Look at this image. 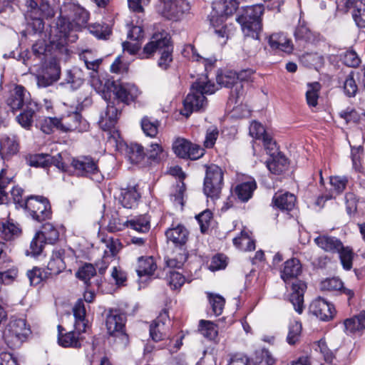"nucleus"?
Wrapping results in <instances>:
<instances>
[{
	"mask_svg": "<svg viewBox=\"0 0 365 365\" xmlns=\"http://www.w3.org/2000/svg\"><path fill=\"white\" fill-rule=\"evenodd\" d=\"M92 86L97 93L107 101V107L101 114L98 124L105 131H111L115 128L118 116L121 113L120 103L130 104L135 102L141 94V91L133 83H118L110 80L104 82L93 78Z\"/></svg>",
	"mask_w": 365,
	"mask_h": 365,
	"instance_id": "f257e3e1",
	"label": "nucleus"
},
{
	"mask_svg": "<svg viewBox=\"0 0 365 365\" xmlns=\"http://www.w3.org/2000/svg\"><path fill=\"white\" fill-rule=\"evenodd\" d=\"M264 13V6L261 4L246 6L237 18V22L241 25L245 36L251 37L253 40L251 43L254 48L246 49L250 56L255 55L257 51L259 34L262 30V16Z\"/></svg>",
	"mask_w": 365,
	"mask_h": 365,
	"instance_id": "f03ea898",
	"label": "nucleus"
},
{
	"mask_svg": "<svg viewBox=\"0 0 365 365\" xmlns=\"http://www.w3.org/2000/svg\"><path fill=\"white\" fill-rule=\"evenodd\" d=\"M218 88L207 79V76H202L196 80L191 86L190 93L187 95L183 102V108L180 113L189 117L194 111H198L207 106V98L205 95L214 93Z\"/></svg>",
	"mask_w": 365,
	"mask_h": 365,
	"instance_id": "7ed1b4c3",
	"label": "nucleus"
},
{
	"mask_svg": "<svg viewBox=\"0 0 365 365\" xmlns=\"http://www.w3.org/2000/svg\"><path fill=\"white\" fill-rule=\"evenodd\" d=\"M173 48L170 35L166 31L156 32L144 46L143 51L138 53L140 58H149L158 52L160 54L158 65L162 69H167L173 61Z\"/></svg>",
	"mask_w": 365,
	"mask_h": 365,
	"instance_id": "20e7f679",
	"label": "nucleus"
},
{
	"mask_svg": "<svg viewBox=\"0 0 365 365\" xmlns=\"http://www.w3.org/2000/svg\"><path fill=\"white\" fill-rule=\"evenodd\" d=\"M126 317L117 310L110 311L106 317V325L108 334L114 338L118 349H124L129 344L128 335L125 332Z\"/></svg>",
	"mask_w": 365,
	"mask_h": 365,
	"instance_id": "39448f33",
	"label": "nucleus"
},
{
	"mask_svg": "<svg viewBox=\"0 0 365 365\" xmlns=\"http://www.w3.org/2000/svg\"><path fill=\"white\" fill-rule=\"evenodd\" d=\"M30 333V328L24 319L11 317L2 337L9 347L14 349L20 346Z\"/></svg>",
	"mask_w": 365,
	"mask_h": 365,
	"instance_id": "423d86ee",
	"label": "nucleus"
},
{
	"mask_svg": "<svg viewBox=\"0 0 365 365\" xmlns=\"http://www.w3.org/2000/svg\"><path fill=\"white\" fill-rule=\"evenodd\" d=\"M26 6L27 8L26 19L34 21V26H36L38 29L43 28V19H51L55 15L53 7L46 0H41L39 5L34 0H28Z\"/></svg>",
	"mask_w": 365,
	"mask_h": 365,
	"instance_id": "0eeeda50",
	"label": "nucleus"
},
{
	"mask_svg": "<svg viewBox=\"0 0 365 365\" xmlns=\"http://www.w3.org/2000/svg\"><path fill=\"white\" fill-rule=\"evenodd\" d=\"M223 175L222 169L216 165H211L207 168L203 190L208 197L215 200L220 197L223 184Z\"/></svg>",
	"mask_w": 365,
	"mask_h": 365,
	"instance_id": "6e6552de",
	"label": "nucleus"
},
{
	"mask_svg": "<svg viewBox=\"0 0 365 365\" xmlns=\"http://www.w3.org/2000/svg\"><path fill=\"white\" fill-rule=\"evenodd\" d=\"M71 165L77 176L88 177L98 182L103 178L96 163L91 158L81 156L73 158Z\"/></svg>",
	"mask_w": 365,
	"mask_h": 365,
	"instance_id": "1a4fd4ad",
	"label": "nucleus"
},
{
	"mask_svg": "<svg viewBox=\"0 0 365 365\" xmlns=\"http://www.w3.org/2000/svg\"><path fill=\"white\" fill-rule=\"evenodd\" d=\"M25 209L28 210L33 219L41 222L51 216L48 200L42 196H31L26 200Z\"/></svg>",
	"mask_w": 365,
	"mask_h": 365,
	"instance_id": "9d476101",
	"label": "nucleus"
},
{
	"mask_svg": "<svg viewBox=\"0 0 365 365\" xmlns=\"http://www.w3.org/2000/svg\"><path fill=\"white\" fill-rule=\"evenodd\" d=\"M238 5L237 0H216L212 4L210 24L212 26L222 24L228 16L236 11Z\"/></svg>",
	"mask_w": 365,
	"mask_h": 365,
	"instance_id": "9b49d317",
	"label": "nucleus"
},
{
	"mask_svg": "<svg viewBox=\"0 0 365 365\" xmlns=\"http://www.w3.org/2000/svg\"><path fill=\"white\" fill-rule=\"evenodd\" d=\"M216 81L220 86L232 88L229 98L230 103L237 104L241 102L240 97L243 94V86L237 81L235 71H228L219 73L217 75Z\"/></svg>",
	"mask_w": 365,
	"mask_h": 365,
	"instance_id": "f8f14e48",
	"label": "nucleus"
},
{
	"mask_svg": "<svg viewBox=\"0 0 365 365\" xmlns=\"http://www.w3.org/2000/svg\"><path fill=\"white\" fill-rule=\"evenodd\" d=\"M175 154L181 158L199 159L204 155V149L185 138H177L173 143Z\"/></svg>",
	"mask_w": 365,
	"mask_h": 365,
	"instance_id": "ddd939ff",
	"label": "nucleus"
},
{
	"mask_svg": "<svg viewBox=\"0 0 365 365\" xmlns=\"http://www.w3.org/2000/svg\"><path fill=\"white\" fill-rule=\"evenodd\" d=\"M73 250L69 248H55L47 264V271L50 275H57L66 267V259L71 257Z\"/></svg>",
	"mask_w": 365,
	"mask_h": 365,
	"instance_id": "4468645a",
	"label": "nucleus"
},
{
	"mask_svg": "<svg viewBox=\"0 0 365 365\" xmlns=\"http://www.w3.org/2000/svg\"><path fill=\"white\" fill-rule=\"evenodd\" d=\"M158 11L168 19L178 17L189 9L185 0H159Z\"/></svg>",
	"mask_w": 365,
	"mask_h": 365,
	"instance_id": "2eb2a0df",
	"label": "nucleus"
},
{
	"mask_svg": "<svg viewBox=\"0 0 365 365\" xmlns=\"http://www.w3.org/2000/svg\"><path fill=\"white\" fill-rule=\"evenodd\" d=\"M65 16L68 17L73 22L78 30L86 26L89 19L88 11L74 4H68L61 9Z\"/></svg>",
	"mask_w": 365,
	"mask_h": 365,
	"instance_id": "dca6fc26",
	"label": "nucleus"
},
{
	"mask_svg": "<svg viewBox=\"0 0 365 365\" xmlns=\"http://www.w3.org/2000/svg\"><path fill=\"white\" fill-rule=\"evenodd\" d=\"M60 120L61 130L63 132H83L88 128L87 121L82 118L78 112L63 115Z\"/></svg>",
	"mask_w": 365,
	"mask_h": 365,
	"instance_id": "f3484780",
	"label": "nucleus"
},
{
	"mask_svg": "<svg viewBox=\"0 0 365 365\" xmlns=\"http://www.w3.org/2000/svg\"><path fill=\"white\" fill-rule=\"evenodd\" d=\"M309 312L320 320L329 321L334 317L335 308L324 299L319 297L311 303Z\"/></svg>",
	"mask_w": 365,
	"mask_h": 365,
	"instance_id": "a211bd4d",
	"label": "nucleus"
},
{
	"mask_svg": "<svg viewBox=\"0 0 365 365\" xmlns=\"http://www.w3.org/2000/svg\"><path fill=\"white\" fill-rule=\"evenodd\" d=\"M169 319L167 313L164 312L150 326V336L155 341L163 340L166 336V332L169 328L167 325Z\"/></svg>",
	"mask_w": 365,
	"mask_h": 365,
	"instance_id": "6ab92c4d",
	"label": "nucleus"
},
{
	"mask_svg": "<svg viewBox=\"0 0 365 365\" xmlns=\"http://www.w3.org/2000/svg\"><path fill=\"white\" fill-rule=\"evenodd\" d=\"M140 195L135 187H129L120 190L118 202L125 209H135L137 207Z\"/></svg>",
	"mask_w": 365,
	"mask_h": 365,
	"instance_id": "aec40b11",
	"label": "nucleus"
},
{
	"mask_svg": "<svg viewBox=\"0 0 365 365\" xmlns=\"http://www.w3.org/2000/svg\"><path fill=\"white\" fill-rule=\"evenodd\" d=\"M63 328L61 326H58V343L61 346L63 347H71V348H79L81 346L82 338L80 336L81 333H78L76 329L74 331H70L65 334H62Z\"/></svg>",
	"mask_w": 365,
	"mask_h": 365,
	"instance_id": "412c9836",
	"label": "nucleus"
},
{
	"mask_svg": "<svg viewBox=\"0 0 365 365\" xmlns=\"http://www.w3.org/2000/svg\"><path fill=\"white\" fill-rule=\"evenodd\" d=\"M362 81L365 88V68L362 69L361 72L351 71L346 76L344 83V91L349 97L355 96L358 91V86L356 81Z\"/></svg>",
	"mask_w": 365,
	"mask_h": 365,
	"instance_id": "4be33fe9",
	"label": "nucleus"
},
{
	"mask_svg": "<svg viewBox=\"0 0 365 365\" xmlns=\"http://www.w3.org/2000/svg\"><path fill=\"white\" fill-rule=\"evenodd\" d=\"M250 134L252 137L257 139H262L264 146L266 149L273 150L276 148V143L272 138L266 133L264 126L257 122L253 121L250 126Z\"/></svg>",
	"mask_w": 365,
	"mask_h": 365,
	"instance_id": "5701e85b",
	"label": "nucleus"
},
{
	"mask_svg": "<svg viewBox=\"0 0 365 365\" xmlns=\"http://www.w3.org/2000/svg\"><path fill=\"white\" fill-rule=\"evenodd\" d=\"M56 30L59 37V44L66 43L68 35L74 31H78L76 27L73 25V22L68 17L65 16L61 9V14L56 22Z\"/></svg>",
	"mask_w": 365,
	"mask_h": 365,
	"instance_id": "b1692460",
	"label": "nucleus"
},
{
	"mask_svg": "<svg viewBox=\"0 0 365 365\" xmlns=\"http://www.w3.org/2000/svg\"><path fill=\"white\" fill-rule=\"evenodd\" d=\"M306 287L305 283L302 281L297 280L292 283L290 302L294 306L295 311L299 314L303 312L304 292Z\"/></svg>",
	"mask_w": 365,
	"mask_h": 365,
	"instance_id": "393cba45",
	"label": "nucleus"
},
{
	"mask_svg": "<svg viewBox=\"0 0 365 365\" xmlns=\"http://www.w3.org/2000/svg\"><path fill=\"white\" fill-rule=\"evenodd\" d=\"M268 43L273 50H279L287 53H290L293 51L291 40L283 33H274L270 35Z\"/></svg>",
	"mask_w": 365,
	"mask_h": 365,
	"instance_id": "a878e982",
	"label": "nucleus"
},
{
	"mask_svg": "<svg viewBox=\"0 0 365 365\" xmlns=\"http://www.w3.org/2000/svg\"><path fill=\"white\" fill-rule=\"evenodd\" d=\"M26 92L22 86H16L9 93L6 104L12 111L21 108L26 101Z\"/></svg>",
	"mask_w": 365,
	"mask_h": 365,
	"instance_id": "bb28decb",
	"label": "nucleus"
},
{
	"mask_svg": "<svg viewBox=\"0 0 365 365\" xmlns=\"http://www.w3.org/2000/svg\"><path fill=\"white\" fill-rule=\"evenodd\" d=\"M296 201L295 195L289 192L276 193L272 199V202L275 207L282 211L287 212L294 208Z\"/></svg>",
	"mask_w": 365,
	"mask_h": 365,
	"instance_id": "cd10ccee",
	"label": "nucleus"
},
{
	"mask_svg": "<svg viewBox=\"0 0 365 365\" xmlns=\"http://www.w3.org/2000/svg\"><path fill=\"white\" fill-rule=\"evenodd\" d=\"M157 269L156 262L153 257L138 258L135 271L138 277L151 276Z\"/></svg>",
	"mask_w": 365,
	"mask_h": 365,
	"instance_id": "c85d7f7f",
	"label": "nucleus"
},
{
	"mask_svg": "<svg viewBox=\"0 0 365 365\" xmlns=\"http://www.w3.org/2000/svg\"><path fill=\"white\" fill-rule=\"evenodd\" d=\"M73 312L75 317L74 329L78 333L86 332L88 327V320L86 319V309L82 300H78L76 302Z\"/></svg>",
	"mask_w": 365,
	"mask_h": 365,
	"instance_id": "c756f323",
	"label": "nucleus"
},
{
	"mask_svg": "<svg viewBox=\"0 0 365 365\" xmlns=\"http://www.w3.org/2000/svg\"><path fill=\"white\" fill-rule=\"evenodd\" d=\"M189 232L182 225L168 230L165 235L168 240L172 241L176 245H185L187 240Z\"/></svg>",
	"mask_w": 365,
	"mask_h": 365,
	"instance_id": "7c9ffc66",
	"label": "nucleus"
},
{
	"mask_svg": "<svg viewBox=\"0 0 365 365\" xmlns=\"http://www.w3.org/2000/svg\"><path fill=\"white\" fill-rule=\"evenodd\" d=\"M316 244L326 252H339L342 248V243L334 237L321 235L314 240Z\"/></svg>",
	"mask_w": 365,
	"mask_h": 365,
	"instance_id": "2f4dec72",
	"label": "nucleus"
},
{
	"mask_svg": "<svg viewBox=\"0 0 365 365\" xmlns=\"http://www.w3.org/2000/svg\"><path fill=\"white\" fill-rule=\"evenodd\" d=\"M19 145L15 136L3 135L0 138V155L3 158H6L16 154Z\"/></svg>",
	"mask_w": 365,
	"mask_h": 365,
	"instance_id": "473e14b6",
	"label": "nucleus"
},
{
	"mask_svg": "<svg viewBox=\"0 0 365 365\" xmlns=\"http://www.w3.org/2000/svg\"><path fill=\"white\" fill-rule=\"evenodd\" d=\"M302 267L299 261L297 259H291L285 262L284 267L281 271V277L284 282L297 277L301 272Z\"/></svg>",
	"mask_w": 365,
	"mask_h": 365,
	"instance_id": "72a5a7b5",
	"label": "nucleus"
},
{
	"mask_svg": "<svg viewBox=\"0 0 365 365\" xmlns=\"http://www.w3.org/2000/svg\"><path fill=\"white\" fill-rule=\"evenodd\" d=\"M18 270L11 261L0 262V283L9 284L17 277Z\"/></svg>",
	"mask_w": 365,
	"mask_h": 365,
	"instance_id": "f704fd0d",
	"label": "nucleus"
},
{
	"mask_svg": "<svg viewBox=\"0 0 365 365\" xmlns=\"http://www.w3.org/2000/svg\"><path fill=\"white\" fill-rule=\"evenodd\" d=\"M288 160L284 155L278 153L267 162L268 170L273 174L279 175L287 168Z\"/></svg>",
	"mask_w": 365,
	"mask_h": 365,
	"instance_id": "c9c22d12",
	"label": "nucleus"
},
{
	"mask_svg": "<svg viewBox=\"0 0 365 365\" xmlns=\"http://www.w3.org/2000/svg\"><path fill=\"white\" fill-rule=\"evenodd\" d=\"M257 185L254 179H250L238 185L235 187L236 195L242 201H247L252 195L253 191L256 189Z\"/></svg>",
	"mask_w": 365,
	"mask_h": 365,
	"instance_id": "e433bc0d",
	"label": "nucleus"
},
{
	"mask_svg": "<svg viewBox=\"0 0 365 365\" xmlns=\"http://www.w3.org/2000/svg\"><path fill=\"white\" fill-rule=\"evenodd\" d=\"M344 327L349 333H355L365 329V311L359 315L344 321Z\"/></svg>",
	"mask_w": 365,
	"mask_h": 365,
	"instance_id": "4c0bfd02",
	"label": "nucleus"
},
{
	"mask_svg": "<svg viewBox=\"0 0 365 365\" xmlns=\"http://www.w3.org/2000/svg\"><path fill=\"white\" fill-rule=\"evenodd\" d=\"M146 156L152 162L158 163L167 158V153L159 143H151L147 148Z\"/></svg>",
	"mask_w": 365,
	"mask_h": 365,
	"instance_id": "58836bf2",
	"label": "nucleus"
},
{
	"mask_svg": "<svg viewBox=\"0 0 365 365\" xmlns=\"http://www.w3.org/2000/svg\"><path fill=\"white\" fill-rule=\"evenodd\" d=\"M235 246L242 251H252L255 249V243L247 232L243 230L240 235L233 239Z\"/></svg>",
	"mask_w": 365,
	"mask_h": 365,
	"instance_id": "ea45409f",
	"label": "nucleus"
},
{
	"mask_svg": "<svg viewBox=\"0 0 365 365\" xmlns=\"http://www.w3.org/2000/svg\"><path fill=\"white\" fill-rule=\"evenodd\" d=\"M19 227L10 222L0 223V236L2 239L9 241L18 237L20 234Z\"/></svg>",
	"mask_w": 365,
	"mask_h": 365,
	"instance_id": "a19ab883",
	"label": "nucleus"
},
{
	"mask_svg": "<svg viewBox=\"0 0 365 365\" xmlns=\"http://www.w3.org/2000/svg\"><path fill=\"white\" fill-rule=\"evenodd\" d=\"M46 243L53 244L59 237L58 230L51 223L43 224L41 231L38 232Z\"/></svg>",
	"mask_w": 365,
	"mask_h": 365,
	"instance_id": "79ce46f5",
	"label": "nucleus"
},
{
	"mask_svg": "<svg viewBox=\"0 0 365 365\" xmlns=\"http://www.w3.org/2000/svg\"><path fill=\"white\" fill-rule=\"evenodd\" d=\"M352 16L359 28L365 29V0H358L352 6Z\"/></svg>",
	"mask_w": 365,
	"mask_h": 365,
	"instance_id": "37998d69",
	"label": "nucleus"
},
{
	"mask_svg": "<svg viewBox=\"0 0 365 365\" xmlns=\"http://www.w3.org/2000/svg\"><path fill=\"white\" fill-rule=\"evenodd\" d=\"M125 227H128V220L120 218L118 212L112 213L107 225L108 230L110 232H116Z\"/></svg>",
	"mask_w": 365,
	"mask_h": 365,
	"instance_id": "c03bdc74",
	"label": "nucleus"
},
{
	"mask_svg": "<svg viewBox=\"0 0 365 365\" xmlns=\"http://www.w3.org/2000/svg\"><path fill=\"white\" fill-rule=\"evenodd\" d=\"M127 155L132 163H138L146 156V153H145L144 148L141 145L131 143L127 148Z\"/></svg>",
	"mask_w": 365,
	"mask_h": 365,
	"instance_id": "a18cd8bd",
	"label": "nucleus"
},
{
	"mask_svg": "<svg viewBox=\"0 0 365 365\" xmlns=\"http://www.w3.org/2000/svg\"><path fill=\"white\" fill-rule=\"evenodd\" d=\"M96 274V270L94 266L91 264L86 263L81 267L76 276L78 279L83 281L85 284L90 286V280Z\"/></svg>",
	"mask_w": 365,
	"mask_h": 365,
	"instance_id": "49530a36",
	"label": "nucleus"
},
{
	"mask_svg": "<svg viewBox=\"0 0 365 365\" xmlns=\"http://www.w3.org/2000/svg\"><path fill=\"white\" fill-rule=\"evenodd\" d=\"M27 276L30 281L31 285H38L42 281L47 279L50 274L47 270L39 267H34L27 272Z\"/></svg>",
	"mask_w": 365,
	"mask_h": 365,
	"instance_id": "de8ad7c7",
	"label": "nucleus"
},
{
	"mask_svg": "<svg viewBox=\"0 0 365 365\" xmlns=\"http://www.w3.org/2000/svg\"><path fill=\"white\" fill-rule=\"evenodd\" d=\"M200 331L210 340L215 339L218 334L217 326L210 321L201 320L200 322Z\"/></svg>",
	"mask_w": 365,
	"mask_h": 365,
	"instance_id": "09e8293b",
	"label": "nucleus"
},
{
	"mask_svg": "<svg viewBox=\"0 0 365 365\" xmlns=\"http://www.w3.org/2000/svg\"><path fill=\"white\" fill-rule=\"evenodd\" d=\"M159 122L157 120L144 117L141 120V128L147 136L155 137L158 134Z\"/></svg>",
	"mask_w": 365,
	"mask_h": 365,
	"instance_id": "8fccbe9b",
	"label": "nucleus"
},
{
	"mask_svg": "<svg viewBox=\"0 0 365 365\" xmlns=\"http://www.w3.org/2000/svg\"><path fill=\"white\" fill-rule=\"evenodd\" d=\"M302 332V324L299 322H291L289 325L287 341L290 345L295 344L300 338Z\"/></svg>",
	"mask_w": 365,
	"mask_h": 365,
	"instance_id": "3c124183",
	"label": "nucleus"
},
{
	"mask_svg": "<svg viewBox=\"0 0 365 365\" xmlns=\"http://www.w3.org/2000/svg\"><path fill=\"white\" fill-rule=\"evenodd\" d=\"M307 86L308 89L306 92L307 103L309 106L315 107L318 103L320 84L318 82H314L309 83Z\"/></svg>",
	"mask_w": 365,
	"mask_h": 365,
	"instance_id": "603ef678",
	"label": "nucleus"
},
{
	"mask_svg": "<svg viewBox=\"0 0 365 365\" xmlns=\"http://www.w3.org/2000/svg\"><path fill=\"white\" fill-rule=\"evenodd\" d=\"M329 183L331 186V194H341L346 188L348 179L345 176H331Z\"/></svg>",
	"mask_w": 365,
	"mask_h": 365,
	"instance_id": "864d4df0",
	"label": "nucleus"
},
{
	"mask_svg": "<svg viewBox=\"0 0 365 365\" xmlns=\"http://www.w3.org/2000/svg\"><path fill=\"white\" fill-rule=\"evenodd\" d=\"M128 227L139 232H145L149 230L150 225L148 220L143 216H139L131 220H128Z\"/></svg>",
	"mask_w": 365,
	"mask_h": 365,
	"instance_id": "5fc2aeb1",
	"label": "nucleus"
},
{
	"mask_svg": "<svg viewBox=\"0 0 365 365\" xmlns=\"http://www.w3.org/2000/svg\"><path fill=\"white\" fill-rule=\"evenodd\" d=\"M209 302L211 305L213 314L215 316H219L222 313L225 300V299L219 295L214 294H208Z\"/></svg>",
	"mask_w": 365,
	"mask_h": 365,
	"instance_id": "6e6d98bb",
	"label": "nucleus"
},
{
	"mask_svg": "<svg viewBox=\"0 0 365 365\" xmlns=\"http://www.w3.org/2000/svg\"><path fill=\"white\" fill-rule=\"evenodd\" d=\"M40 128L44 133L46 134H50L52 133L53 128H56L61 130L60 120L57 118H44L40 121Z\"/></svg>",
	"mask_w": 365,
	"mask_h": 365,
	"instance_id": "4d7b16f0",
	"label": "nucleus"
},
{
	"mask_svg": "<svg viewBox=\"0 0 365 365\" xmlns=\"http://www.w3.org/2000/svg\"><path fill=\"white\" fill-rule=\"evenodd\" d=\"M89 31L98 38L106 39L110 34L111 31L108 25L93 24L89 26Z\"/></svg>",
	"mask_w": 365,
	"mask_h": 365,
	"instance_id": "13d9d810",
	"label": "nucleus"
},
{
	"mask_svg": "<svg viewBox=\"0 0 365 365\" xmlns=\"http://www.w3.org/2000/svg\"><path fill=\"white\" fill-rule=\"evenodd\" d=\"M34 115V110L27 106L22 113L16 116V120L22 127L29 128L32 124Z\"/></svg>",
	"mask_w": 365,
	"mask_h": 365,
	"instance_id": "bf43d9fd",
	"label": "nucleus"
},
{
	"mask_svg": "<svg viewBox=\"0 0 365 365\" xmlns=\"http://www.w3.org/2000/svg\"><path fill=\"white\" fill-rule=\"evenodd\" d=\"M167 281L169 286L173 289H176L181 287L185 282V277L180 272L176 271H170L169 275L167 277Z\"/></svg>",
	"mask_w": 365,
	"mask_h": 365,
	"instance_id": "052dcab7",
	"label": "nucleus"
},
{
	"mask_svg": "<svg viewBox=\"0 0 365 365\" xmlns=\"http://www.w3.org/2000/svg\"><path fill=\"white\" fill-rule=\"evenodd\" d=\"M320 288L324 291H339L343 288V283L339 278H329L321 282Z\"/></svg>",
	"mask_w": 365,
	"mask_h": 365,
	"instance_id": "680f3d73",
	"label": "nucleus"
},
{
	"mask_svg": "<svg viewBox=\"0 0 365 365\" xmlns=\"http://www.w3.org/2000/svg\"><path fill=\"white\" fill-rule=\"evenodd\" d=\"M212 214L210 210H206L196 215V219L200 225V230L205 233L209 228Z\"/></svg>",
	"mask_w": 365,
	"mask_h": 365,
	"instance_id": "e2e57ef3",
	"label": "nucleus"
},
{
	"mask_svg": "<svg viewBox=\"0 0 365 365\" xmlns=\"http://www.w3.org/2000/svg\"><path fill=\"white\" fill-rule=\"evenodd\" d=\"M339 257L341 264L346 270H349L352 267L353 252L349 248H344L342 246L339 252Z\"/></svg>",
	"mask_w": 365,
	"mask_h": 365,
	"instance_id": "0e129e2a",
	"label": "nucleus"
},
{
	"mask_svg": "<svg viewBox=\"0 0 365 365\" xmlns=\"http://www.w3.org/2000/svg\"><path fill=\"white\" fill-rule=\"evenodd\" d=\"M66 81L73 89H77L83 84V78L81 76V72L77 69H74L68 73Z\"/></svg>",
	"mask_w": 365,
	"mask_h": 365,
	"instance_id": "69168bd1",
	"label": "nucleus"
},
{
	"mask_svg": "<svg viewBox=\"0 0 365 365\" xmlns=\"http://www.w3.org/2000/svg\"><path fill=\"white\" fill-rule=\"evenodd\" d=\"M51 160V155L48 154H38L31 157L30 165L31 166L44 168L50 165V160Z\"/></svg>",
	"mask_w": 365,
	"mask_h": 365,
	"instance_id": "338daca9",
	"label": "nucleus"
},
{
	"mask_svg": "<svg viewBox=\"0 0 365 365\" xmlns=\"http://www.w3.org/2000/svg\"><path fill=\"white\" fill-rule=\"evenodd\" d=\"M344 64L349 67L357 66L360 63V58L353 50L346 51L341 57Z\"/></svg>",
	"mask_w": 365,
	"mask_h": 365,
	"instance_id": "774afa93",
	"label": "nucleus"
}]
</instances>
